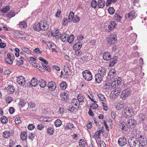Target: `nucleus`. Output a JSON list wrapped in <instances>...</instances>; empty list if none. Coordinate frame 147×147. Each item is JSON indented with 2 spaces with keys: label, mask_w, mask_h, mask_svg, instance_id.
<instances>
[{
  "label": "nucleus",
  "mask_w": 147,
  "mask_h": 147,
  "mask_svg": "<svg viewBox=\"0 0 147 147\" xmlns=\"http://www.w3.org/2000/svg\"><path fill=\"white\" fill-rule=\"evenodd\" d=\"M139 140L134 137H131L128 140L129 145L130 147H139Z\"/></svg>",
  "instance_id": "f257e3e1"
},
{
  "label": "nucleus",
  "mask_w": 147,
  "mask_h": 147,
  "mask_svg": "<svg viewBox=\"0 0 147 147\" xmlns=\"http://www.w3.org/2000/svg\"><path fill=\"white\" fill-rule=\"evenodd\" d=\"M83 78L88 81H90L92 80V76L90 71L89 70H86L82 72Z\"/></svg>",
  "instance_id": "f03ea898"
},
{
  "label": "nucleus",
  "mask_w": 147,
  "mask_h": 147,
  "mask_svg": "<svg viewBox=\"0 0 147 147\" xmlns=\"http://www.w3.org/2000/svg\"><path fill=\"white\" fill-rule=\"evenodd\" d=\"M137 16L135 11H132L128 13H127L125 16L126 20H133V18H135Z\"/></svg>",
  "instance_id": "7ed1b4c3"
},
{
  "label": "nucleus",
  "mask_w": 147,
  "mask_h": 147,
  "mask_svg": "<svg viewBox=\"0 0 147 147\" xmlns=\"http://www.w3.org/2000/svg\"><path fill=\"white\" fill-rule=\"evenodd\" d=\"M137 124L136 121L134 119H131L128 120L126 123L127 127L128 128H134Z\"/></svg>",
  "instance_id": "20e7f679"
},
{
  "label": "nucleus",
  "mask_w": 147,
  "mask_h": 147,
  "mask_svg": "<svg viewBox=\"0 0 147 147\" xmlns=\"http://www.w3.org/2000/svg\"><path fill=\"white\" fill-rule=\"evenodd\" d=\"M138 140L139 147L140 146L144 147L146 146L147 144V138L146 137H142L141 136Z\"/></svg>",
  "instance_id": "39448f33"
},
{
  "label": "nucleus",
  "mask_w": 147,
  "mask_h": 147,
  "mask_svg": "<svg viewBox=\"0 0 147 147\" xmlns=\"http://www.w3.org/2000/svg\"><path fill=\"white\" fill-rule=\"evenodd\" d=\"M131 92V90L130 89H126L122 92L121 94V97L123 99H125Z\"/></svg>",
  "instance_id": "423d86ee"
},
{
  "label": "nucleus",
  "mask_w": 147,
  "mask_h": 147,
  "mask_svg": "<svg viewBox=\"0 0 147 147\" xmlns=\"http://www.w3.org/2000/svg\"><path fill=\"white\" fill-rule=\"evenodd\" d=\"M41 30L46 31L49 28V25L48 23L46 21H40V22Z\"/></svg>",
  "instance_id": "0eeeda50"
},
{
  "label": "nucleus",
  "mask_w": 147,
  "mask_h": 147,
  "mask_svg": "<svg viewBox=\"0 0 147 147\" xmlns=\"http://www.w3.org/2000/svg\"><path fill=\"white\" fill-rule=\"evenodd\" d=\"M118 143L119 146H123L127 144V141L126 138L123 137L120 138L118 141Z\"/></svg>",
  "instance_id": "6e6552de"
},
{
  "label": "nucleus",
  "mask_w": 147,
  "mask_h": 147,
  "mask_svg": "<svg viewBox=\"0 0 147 147\" xmlns=\"http://www.w3.org/2000/svg\"><path fill=\"white\" fill-rule=\"evenodd\" d=\"M123 113L126 115V117H131L133 113L132 109L130 107H127L123 110Z\"/></svg>",
  "instance_id": "1a4fd4ad"
},
{
  "label": "nucleus",
  "mask_w": 147,
  "mask_h": 147,
  "mask_svg": "<svg viewBox=\"0 0 147 147\" xmlns=\"http://www.w3.org/2000/svg\"><path fill=\"white\" fill-rule=\"evenodd\" d=\"M17 82L21 86H24L25 84V79L22 76H19L17 77Z\"/></svg>",
  "instance_id": "9d476101"
},
{
  "label": "nucleus",
  "mask_w": 147,
  "mask_h": 147,
  "mask_svg": "<svg viewBox=\"0 0 147 147\" xmlns=\"http://www.w3.org/2000/svg\"><path fill=\"white\" fill-rule=\"evenodd\" d=\"M48 87L50 91H54L56 88V86L55 82L51 81L48 82Z\"/></svg>",
  "instance_id": "9b49d317"
},
{
  "label": "nucleus",
  "mask_w": 147,
  "mask_h": 147,
  "mask_svg": "<svg viewBox=\"0 0 147 147\" xmlns=\"http://www.w3.org/2000/svg\"><path fill=\"white\" fill-rule=\"evenodd\" d=\"M110 60V63L109 66L111 67H112L117 62V57L116 56H114L112 58L111 57Z\"/></svg>",
  "instance_id": "f8f14e48"
},
{
  "label": "nucleus",
  "mask_w": 147,
  "mask_h": 147,
  "mask_svg": "<svg viewBox=\"0 0 147 147\" xmlns=\"http://www.w3.org/2000/svg\"><path fill=\"white\" fill-rule=\"evenodd\" d=\"M116 36L115 35H113V36H111L109 37L108 40V43L111 45H113L115 42L117 40Z\"/></svg>",
  "instance_id": "ddd939ff"
},
{
  "label": "nucleus",
  "mask_w": 147,
  "mask_h": 147,
  "mask_svg": "<svg viewBox=\"0 0 147 147\" xmlns=\"http://www.w3.org/2000/svg\"><path fill=\"white\" fill-rule=\"evenodd\" d=\"M82 44L81 42H78L73 46V49L75 51H78L80 49Z\"/></svg>",
  "instance_id": "4468645a"
},
{
  "label": "nucleus",
  "mask_w": 147,
  "mask_h": 147,
  "mask_svg": "<svg viewBox=\"0 0 147 147\" xmlns=\"http://www.w3.org/2000/svg\"><path fill=\"white\" fill-rule=\"evenodd\" d=\"M104 77L98 73L95 76V81L97 83H100Z\"/></svg>",
  "instance_id": "2eb2a0df"
},
{
  "label": "nucleus",
  "mask_w": 147,
  "mask_h": 147,
  "mask_svg": "<svg viewBox=\"0 0 147 147\" xmlns=\"http://www.w3.org/2000/svg\"><path fill=\"white\" fill-rule=\"evenodd\" d=\"M111 55L109 52H105L103 55V59L107 61H108L111 59Z\"/></svg>",
  "instance_id": "dca6fc26"
},
{
  "label": "nucleus",
  "mask_w": 147,
  "mask_h": 147,
  "mask_svg": "<svg viewBox=\"0 0 147 147\" xmlns=\"http://www.w3.org/2000/svg\"><path fill=\"white\" fill-rule=\"evenodd\" d=\"M98 72L99 74L104 77L106 74V70L105 68L101 67L98 69Z\"/></svg>",
  "instance_id": "f3484780"
},
{
  "label": "nucleus",
  "mask_w": 147,
  "mask_h": 147,
  "mask_svg": "<svg viewBox=\"0 0 147 147\" xmlns=\"http://www.w3.org/2000/svg\"><path fill=\"white\" fill-rule=\"evenodd\" d=\"M24 59L22 57H21V58L15 60L14 62L16 63V65L18 66H21L23 64V60Z\"/></svg>",
  "instance_id": "a211bd4d"
},
{
  "label": "nucleus",
  "mask_w": 147,
  "mask_h": 147,
  "mask_svg": "<svg viewBox=\"0 0 147 147\" xmlns=\"http://www.w3.org/2000/svg\"><path fill=\"white\" fill-rule=\"evenodd\" d=\"M5 62L9 64H12L13 61L10 58V54L8 53L7 55V57L5 59Z\"/></svg>",
  "instance_id": "6ab92c4d"
},
{
  "label": "nucleus",
  "mask_w": 147,
  "mask_h": 147,
  "mask_svg": "<svg viewBox=\"0 0 147 147\" xmlns=\"http://www.w3.org/2000/svg\"><path fill=\"white\" fill-rule=\"evenodd\" d=\"M105 4V2L104 0H99L98 1V6L99 8L103 7Z\"/></svg>",
  "instance_id": "aec40b11"
},
{
  "label": "nucleus",
  "mask_w": 147,
  "mask_h": 147,
  "mask_svg": "<svg viewBox=\"0 0 147 147\" xmlns=\"http://www.w3.org/2000/svg\"><path fill=\"white\" fill-rule=\"evenodd\" d=\"M33 27L34 29L37 31H39L41 30L40 22L34 24Z\"/></svg>",
  "instance_id": "412c9836"
},
{
  "label": "nucleus",
  "mask_w": 147,
  "mask_h": 147,
  "mask_svg": "<svg viewBox=\"0 0 147 147\" xmlns=\"http://www.w3.org/2000/svg\"><path fill=\"white\" fill-rule=\"evenodd\" d=\"M117 25L115 22L111 21L110 23V24L109 25L108 28L111 30H113Z\"/></svg>",
  "instance_id": "4be33fe9"
},
{
  "label": "nucleus",
  "mask_w": 147,
  "mask_h": 147,
  "mask_svg": "<svg viewBox=\"0 0 147 147\" xmlns=\"http://www.w3.org/2000/svg\"><path fill=\"white\" fill-rule=\"evenodd\" d=\"M37 79L33 78L30 81V84L33 86L35 87L37 85Z\"/></svg>",
  "instance_id": "5701e85b"
},
{
  "label": "nucleus",
  "mask_w": 147,
  "mask_h": 147,
  "mask_svg": "<svg viewBox=\"0 0 147 147\" xmlns=\"http://www.w3.org/2000/svg\"><path fill=\"white\" fill-rule=\"evenodd\" d=\"M7 90L9 93L12 94L14 91V87L12 86L9 85L7 87Z\"/></svg>",
  "instance_id": "b1692460"
},
{
  "label": "nucleus",
  "mask_w": 147,
  "mask_h": 147,
  "mask_svg": "<svg viewBox=\"0 0 147 147\" xmlns=\"http://www.w3.org/2000/svg\"><path fill=\"white\" fill-rule=\"evenodd\" d=\"M27 136L26 132L25 131L22 132L20 134V137L21 139L23 141L26 140L27 139Z\"/></svg>",
  "instance_id": "393cba45"
},
{
  "label": "nucleus",
  "mask_w": 147,
  "mask_h": 147,
  "mask_svg": "<svg viewBox=\"0 0 147 147\" xmlns=\"http://www.w3.org/2000/svg\"><path fill=\"white\" fill-rule=\"evenodd\" d=\"M69 36L67 35H65V34H62L59 38L62 40L63 42H65L67 40Z\"/></svg>",
  "instance_id": "a878e982"
},
{
  "label": "nucleus",
  "mask_w": 147,
  "mask_h": 147,
  "mask_svg": "<svg viewBox=\"0 0 147 147\" xmlns=\"http://www.w3.org/2000/svg\"><path fill=\"white\" fill-rule=\"evenodd\" d=\"M16 15L15 12L13 10H11L10 11L7 13L6 15V16L8 18H11L14 16Z\"/></svg>",
  "instance_id": "bb28decb"
},
{
  "label": "nucleus",
  "mask_w": 147,
  "mask_h": 147,
  "mask_svg": "<svg viewBox=\"0 0 147 147\" xmlns=\"http://www.w3.org/2000/svg\"><path fill=\"white\" fill-rule=\"evenodd\" d=\"M80 19L78 16L76 15L73 16L71 20H72L74 23H77L79 21Z\"/></svg>",
  "instance_id": "cd10ccee"
},
{
  "label": "nucleus",
  "mask_w": 147,
  "mask_h": 147,
  "mask_svg": "<svg viewBox=\"0 0 147 147\" xmlns=\"http://www.w3.org/2000/svg\"><path fill=\"white\" fill-rule=\"evenodd\" d=\"M26 103V101L23 99H22L20 100L19 102V105L22 108L25 106Z\"/></svg>",
  "instance_id": "c85d7f7f"
},
{
  "label": "nucleus",
  "mask_w": 147,
  "mask_h": 147,
  "mask_svg": "<svg viewBox=\"0 0 147 147\" xmlns=\"http://www.w3.org/2000/svg\"><path fill=\"white\" fill-rule=\"evenodd\" d=\"M19 25L21 29L25 28L27 27L26 23L24 22H20L19 24Z\"/></svg>",
  "instance_id": "c756f323"
},
{
  "label": "nucleus",
  "mask_w": 147,
  "mask_h": 147,
  "mask_svg": "<svg viewBox=\"0 0 147 147\" xmlns=\"http://www.w3.org/2000/svg\"><path fill=\"white\" fill-rule=\"evenodd\" d=\"M38 82L41 87L44 88L46 85V82L44 80H40Z\"/></svg>",
  "instance_id": "7c9ffc66"
},
{
  "label": "nucleus",
  "mask_w": 147,
  "mask_h": 147,
  "mask_svg": "<svg viewBox=\"0 0 147 147\" xmlns=\"http://www.w3.org/2000/svg\"><path fill=\"white\" fill-rule=\"evenodd\" d=\"M78 100L79 102H84V97L81 94H79L77 97Z\"/></svg>",
  "instance_id": "2f4dec72"
},
{
  "label": "nucleus",
  "mask_w": 147,
  "mask_h": 147,
  "mask_svg": "<svg viewBox=\"0 0 147 147\" xmlns=\"http://www.w3.org/2000/svg\"><path fill=\"white\" fill-rule=\"evenodd\" d=\"M114 18L115 20L118 22L120 21L121 20L122 18L121 16L116 13H115V15H114Z\"/></svg>",
  "instance_id": "473e14b6"
},
{
  "label": "nucleus",
  "mask_w": 147,
  "mask_h": 147,
  "mask_svg": "<svg viewBox=\"0 0 147 147\" xmlns=\"http://www.w3.org/2000/svg\"><path fill=\"white\" fill-rule=\"evenodd\" d=\"M74 38V36L72 34H71L70 36H69L67 39L68 42L69 43H71L73 41Z\"/></svg>",
  "instance_id": "72a5a7b5"
},
{
  "label": "nucleus",
  "mask_w": 147,
  "mask_h": 147,
  "mask_svg": "<svg viewBox=\"0 0 147 147\" xmlns=\"http://www.w3.org/2000/svg\"><path fill=\"white\" fill-rule=\"evenodd\" d=\"M60 87L62 89H65L67 87V84L65 82H62L60 84Z\"/></svg>",
  "instance_id": "f704fd0d"
},
{
  "label": "nucleus",
  "mask_w": 147,
  "mask_h": 147,
  "mask_svg": "<svg viewBox=\"0 0 147 147\" xmlns=\"http://www.w3.org/2000/svg\"><path fill=\"white\" fill-rule=\"evenodd\" d=\"M79 145L80 147H84L86 144V142L83 139H80L79 142Z\"/></svg>",
  "instance_id": "c9c22d12"
},
{
  "label": "nucleus",
  "mask_w": 147,
  "mask_h": 147,
  "mask_svg": "<svg viewBox=\"0 0 147 147\" xmlns=\"http://www.w3.org/2000/svg\"><path fill=\"white\" fill-rule=\"evenodd\" d=\"M54 34L53 37H55L56 38H59L60 37L61 35L62 34L59 32L58 30H56L55 32L54 33H53V34Z\"/></svg>",
  "instance_id": "e433bc0d"
},
{
  "label": "nucleus",
  "mask_w": 147,
  "mask_h": 147,
  "mask_svg": "<svg viewBox=\"0 0 147 147\" xmlns=\"http://www.w3.org/2000/svg\"><path fill=\"white\" fill-rule=\"evenodd\" d=\"M55 125L56 127H59L62 124L61 122L59 119H57L55 122Z\"/></svg>",
  "instance_id": "4c0bfd02"
},
{
  "label": "nucleus",
  "mask_w": 147,
  "mask_h": 147,
  "mask_svg": "<svg viewBox=\"0 0 147 147\" xmlns=\"http://www.w3.org/2000/svg\"><path fill=\"white\" fill-rule=\"evenodd\" d=\"M10 132L8 131H4L3 134V136L5 138H8L10 136Z\"/></svg>",
  "instance_id": "58836bf2"
},
{
  "label": "nucleus",
  "mask_w": 147,
  "mask_h": 147,
  "mask_svg": "<svg viewBox=\"0 0 147 147\" xmlns=\"http://www.w3.org/2000/svg\"><path fill=\"white\" fill-rule=\"evenodd\" d=\"M47 133L49 135H52L54 132L53 128L52 127H49L47 130Z\"/></svg>",
  "instance_id": "ea45409f"
},
{
  "label": "nucleus",
  "mask_w": 147,
  "mask_h": 147,
  "mask_svg": "<svg viewBox=\"0 0 147 147\" xmlns=\"http://www.w3.org/2000/svg\"><path fill=\"white\" fill-rule=\"evenodd\" d=\"M146 116L144 114H142L141 117L139 119V121L140 123H143L145 121L146 119L145 118Z\"/></svg>",
  "instance_id": "a19ab883"
},
{
  "label": "nucleus",
  "mask_w": 147,
  "mask_h": 147,
  "mask_svg": "<svg viewBox=\"0 0 147 147\" xmlns=\"http://www.w3.org/2000/svg\"><path fill=\"white\" fill-rule=\"evenodd\" d=\"M97 5H98L97 2L95 0H93L92 1L91 6L92 8H95Z\"/></svg>",
  "instance_id": "79ce46f5"
},
{
  "label": "nucleus",
  "mask_w": 147,
  "mask_h": 147,
  "mask_svg": "<svg viewBox=\"0 0 147 147\" xmlns=\"http://www.w3.org/2000/svg\"><path fill=\"white\" fill-rule=\"evenodd\" d=\"M108 10L109 13L111 15H113L115 13V10L113 7H109Z\"/></svg>",
  "instance_id": "37998d69"
},
{
  "label": "nucleus",
  "mask_w": 147,
  "mask_h": 147,
  "mask_svg": "<svg viewBox=\"0 0 147 147\" xmlns=\"http://www.w3.org/2000/svg\"><path fill=\"white\" fill-rule=\"evenodd\" d=\"M1 122L3 123H5L8 121L7 119L5 116H2L1 119Z\"/></svg>",
  "instance_id": "c03bdc74"
},
{
  "label": "nucleus",
  "mask_w": 147,
  "mask_h": 147,
  "mask_svg": "<svg viewBox=\"0 0 147 147\" xmlns=\"http://www.w3.org/2000/svg\"><path fill=\"white\" fill-rule=\"evenodd\" d=\"M10 9L9 7L8 6H7L1 9V11L3 13H5L7 12Z\"/></svg>",
  "instance_id": "a18cd8bd"
},
{
  "label": "nucleus",
  "mask_w": 147,
  "mask_h": 147,
  "mask_svg": "<svg viewBox=\"0 0 147 147\" xmlns=\"http://www.w3.org/2000/svg\"><path fill=\"white\" fill-rule=\"evenodd\" d=\"M117 0H107L106 5L107 6H108L111 4L112 2L115 3Z\"/></svg>",
  "instance_id": "49530a36"
},
{
  "label": "nucleus",
  "mask_w": 147,
  "mask_h": 147,
  "mask_svg": "<svg viewBox=\"0 0 147 147\" xmlns=\"http://www.w3.org/2000/svg\"><path fill=\"white\" fill-rule=\"evenodd\" d=\"M121 91V90L120 88L118 87L115 88V89L114 93L115 94H118Z\"/></svg>",
  "instance_id": "de8ad7c7"
},
{
  "label": "nucleus",
  "mask_w": 147,
  "mask_h": 147,
  "mask_svg": "<svg viewBox=\"0 0 147 147\" xmlns=\"http://www.w3.org/2000/svg\"><path fill=\"white\" fill-rule=\"evenodd\" d=\"M98 97L100 98L101 100L102 101H104L106 99L103 95L100 94H98Z\"/></svg>",
  "instance_id": "09e8293b"
},
{
  "label": "nucleus",
  "mask_w": 147,
  "mask_h": 147,
  "mask_svg": "<svg viewBox=\"0 0 147 147\" xmlns=\"http://www.w3.org/2000/svg\"><path fill=\"white\" fill-rule=\"evenodd\" d=\"M47 46L49 48H53V46H56L54 43L51 42H49L47 44Z\"/></svg>",
  "instance_id": "8fccbe9b"
},
{
  "label": "nucleus",
  "mask_w": 147,
  "mask_h": 147,
  "mask_svg": "<svg viewBox=\"0 0 147 147\" xmlns=\"http://www.w3.org/2000/svg\"><path fill=\"white\" fill-rule=\"evenodd\" d=\"M109 73H110V74H112L113 75V76H115L116 74V71L114 69H110L109 72Z\"/></svg>",
  "instance_id": "3c124183"
},
{
  "label": "nucleus",
  "mask_w": 147,
  "mask_h": 147,
  "mask_svg": "<svg viewBox=\"0 0 147 147\" xmlns=\"http://www.w3.org/2000/svg\"><path fill=\"white\" fill-rule=\"evenodd\" d=\"M121 78L118 77V78L115 80L114 81L115 82V84L116 83L117 84V85H119L121 84Z\"/></svg>",
  "instance_id": "603ef678"
},
{
  "label": "nucleus",
  "mask_w": 147,
  "mask_h": 147,
  "mask_svg": "<svg viewBox=\"0 0 147 147\" xmlns=\"http://www.w3.org/2000/svg\"><path fill=\"white\" fill-rule=\"evenodd\" d=\"M44 127V126L42 124H39L37 125V128L39 130H42Z\"/></svg>",
  "instance_id": "864d4df0"
},
{
  "label": "nucleus",
  "mask_w": 147,
  "mask_h": 147,
  "mask_svg": "<svg viewBox=\"0 0 147 147\" xmlns=\"http://www.w3.org/2000/svg\"><path fill=\"white\" fill-rule=\"evenodd\" d=\"M35 126L34 125L32 124H29L28 126V128L29 130H32L34 129Z\"/></svg>",
  "instance_id": "5fc2aeb1"
},
{
  "label": "nucleus",
  "mask_w": 147,
  "mask_h": 147,
  "mask_svg": "<svg viewBox=\"0 0 147 147\" xmlns=\"http://www.w3.org/2000/svg\"><path fill=\"white\" fill-rule=\"evenodd\" d=\"M104 87L106 89H109L111 88L110 83H107L104 85Z\"/></svg>",
  "instance_id": "6e6d98bb"
},
{
  "label": "nucleus",
  "mask_w": 147,
  "mask_h": 147,
  "mask_svg": "<svg viewBox=\"0 0 147 147\" xmlns=\"http://www.w3.org/2000/svg\"><path fill=\"white\" fill-rule=\"evenodd\" d=\"M22 50L23 51L27 53L28 54H29V53H30V51H29V49L27 48H22Z\"/></svg>",
  "instance_id": "4d7b16f0"
},
{
  "label": "nucleus",
  "mask_w": 147,
  "mask_h": 147,
  "mask_svg": "<svg viewBox=\"0 0 147 147\" xmlns=\"http://www.w3.org/2000/svg\"><path fill=\"white\" fill-rule=\"evenodd\" d=\"M6 100L7 103L9 104L12 100V98L11 97H8L6 98Z\"/></svg>",
  "instance_id": "13d9d810"
},
{
  "label": "nucleus",
  "mask_w": 147,
  "mask_h": 147,
  "mask_svg": "<svg viewBox=\"0 0 147 147\" xmlns=\"http://www.w3.org/2000/svg\"><path fill=\"white\" fill-rule=\"evenodd\" d=\"M69 69L68 66H64V71L65 73H67L68 72V71H69Z\"/></svg>",
  "instance_id": "bf43d9fd"
},
{
  "label": "nucleus",
  "mask_w": 147,
  "mask_h": 147,
  "mask_svg": "<svg viewBox=\"0 0 147 147\" xmlns=\"http://www.w3.org/2000/svg\"><path fill=\"white\" fill-rule=\"evenodd\" d=\"M98 106L97 104L95 103L92 104L91 107L92 109H95L98 108Z\"/></svg>",
  "instance_id": "052dcab7"
},
{
  "label": "nucleus",
  "mask_w": 147,
  "mask_h": 147,
  "mask_svg": "<svg viewBox=\"0 0 147 147\" xmlns=\"http://www.w3.org/2000/svg\"><path fill=\"white\" fill-rule=\"evenodd\" d=\"M68 20L66 18H64L62 22V25L64 26H65L68 23Z\"/></svg>",
  "instance_id": "680f3d73"
},
{
  "label": "nucleus",
  "mask_w": 147,
  "mask_h": 147,
  "mask_svg": "<svg viewBox=\"0 0 147 147\" xmlns=\"http://www.w3.org/2000/svg\"><path fill=\"white\" fill-rule=\"evenodd\" d=\"M110 85L111 86V88H114L116 87V84H115V82H113L111 83H110Z\"/></svg>",
  "instance_id": "e2e57ef3"
},
{
  "label": "nucleus",
  "mask_w": 147,
  "mask_h": 147,
  "mask_svg": "<svg viewBox=\"0 0 147 147\" xmlns=\"http://www.w3.org/2000/svg\"><path fill=\"white\" fill-rule=\"evenodd\" d=\"M15 123L17 124H20L21 122V121L20 119L18 118H16L15 119Z\"/></svg>",
  "instance_id": "0e129e2a"
},
{
  "label": "nucleus",
  "mask_w": 147,
  "mask_h": 147,
  "mask_svg": "<svg viewBox=\"0 0 147 147\" xmlns=\"http://www.w3.org/2000/svg\"><path fill=\"white\" fill-rule=\"evenodd\" d=\"M43 67L47 71L49 72L51 71V69L48 66H46V65H45L44 64H42V65Z\"/></svg>",
  "instance_id": "69168bd1"
},
{
  "label": "nucleus",
  "mask_w": 147,
  "mask_h": 147,
  "mask_svg": "<svg viewBox=\"0 0 147 147\" xmlns=\"http://www.w3.org/2000/svg\"><path fill=\"white\" fill-rule=\"evenodd\" d=\"M84 38L82 34H80L77 35V39L78 40H82Z\"/></svg>",
  "instance_id": "338daca9"
},
{
  "label": "nucleus",
  "mask_w": 147,
  "mask_h": 147,
  "mask_svg": "<svg viewBox=\"0 0 147 147\" xmlns=\"http://www.w3.org/2000/svg\"><path fill=\"white\" fill-rule=\"evenodd\" d=\"M15 111L14 108L12 107H10L9 109V111L11 114H13Z\"/></svg>",
  "instance_id": "774afa93"
}]
</instances>
